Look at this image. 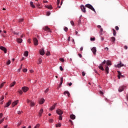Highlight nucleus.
<instances>
[{
	"label": "nucleus",
	"instance_id": "obj_1",
	"mask_svg": "<svg viewBox=\"0 0 128 128\" xmlns=\"http://www.w3.org/2000/svg\"><path fill=\"white\" fill-rule=\"evenodd\" d=\"M106 66H105L104 70L106 72V74H108V70L110 68H108V66H112V62L110 60H108L106 62Z\"/></svg>",
	"mask_w": 128,
	"mask_h": 128
},
{
	"label": "nucleus",
	"instance_id": "obj_2",
	"mask_svg": "<svg viewBox=\"0 0 128 128\" xmlns=\"http://www.w3.org/2000/svg\"><path fill=\"white\" fill-rule=\"evenodd\" d=\"M86 8H90V10H92L94 12H96V10H94V8L90 4H86L85 5Z\"/></svg>",
	"mask_w": 128,
	"mask_h": 128
},
{
	"label": "nucleus",
	"instance_id": "obj_3",
	"mask_svg": "<svg viewBox=\"0 0 128 128\" xmlns=\"http://www.w3.org/2000/svg\"><path fill=\"white\" fill-rule=\"evenodd\" d=\"M126 88V86H120L118 90L119 92H124V88Z\"/></svg>",
	"mask_w": 128,
	"mask_h": 128
},
{
	"label": "nucleus",
	"instance_id": "obj_4",
	"mask_svg": "<svg viewBox=\"0 0 128 128\" xmlns=\"http://www.w3.org/2000/svg\"><path fill=\"white\" fill-rule=\"evenodd\" d=\"M27 103L30 104V106H34L36 104H34V102L28 99H27Z\"/></svg>",
	"mask_w": 128,
	"mask_h": 128
},
{
	"label": "nucleus",
	"instance_id": "obj_5",
	"mask_svg": "<svg viewBox=\"0 0 128 128\" xmlns=\"http://www.w3.org/2000/svg\"><path fill=\"white\" fill-rule=\"evenodd\" d=\"M56 113L57 114L61 116L62 114H64V112H62V110L58 108L56 110Z\"/></svg>",
	"mask_w": 128,
	"mask_h": 128
},
{
	"label": "nucleus",
	"instance_id": "obj_6",
	"mask_svg": "<svg viewBox=\"0 0 128 128\" xmlns=\"http://www.w3.org/2000/svg\"><path fill=\"white\" fill-rule=\"evenodd\" d=\"M122 66H124V64H122V61H120V63L118 64H117V66H116V68H122Z\"/></svg>",
	"mask_w": 128,
	"mask_h": 128
},
{
	"label": "nucleus",
	"instance_id": "obj_7",
	"mask_svg": "<svg viewBox=\"0 0 128 128\" xmlns=\"http://www.w3.org/2000/svg\"><path fill=\"white\" fill-rule=\"evenodd\" d=\"M122 66H124V64H122V61H120V63L118 64H117V66H116V68H122Z\"/></svg>",
	"mask_w": 128,
	"mask_h": 128
},
{
	"label": "nucleus",
	"instance_id": "obj_8",
	"mask_svg": "<svg viewBox=\"0 0 128 128\" xmlns=\"http://www.w3.org/2000/svg\"><path fill=\"white\" fill-rule=\"evenodd\" d=\"M91 50L92 52L93 53L94 56H96V47H93Z\"/></svg>",
	"mask_w": 128,
	"mask_h": 128
},
{
	"label": "nucleus",
	"instance_id": "obj_9",
	"mask_svg": "<svg viewBox=\"0 0 128 128\" xmlns=\"http://www.w3.org/2000/svg\"><path fill=\"white\" fill-rule=\"evenodd\" d=\"M43 30H44L45 32H50V28H48V26H45L43 28Z\"/></svg>",
	"mask_w": 128,
	"mask_h": 128
},
{
	"label": "nucleus",
	"instance_id": "obj_10",
	"mask_svg": "<svg viewBox=\"0 0 128 128\" xmlns=\"http://www.w3.org/2000/svg\"><path fill=\"white\" fill-rule=\"evenodd\" d=\"M0 50H3V52H4V54H6L8 50H6V48L5 47H4L2 46H0Z\"/></svg>",
	"mask_w": 128,
	"mask_h": 128
},
{
	"label": "nucleus",
	"instance_id": "obj_11",
	"mask_svg": "<svg viewBox=\"0 0 128 128\" xmlns=\"http://www.w3.org/2000/svg\"><path fill=\"white\" fill-rule=\"evenodd\" d=\"M44 112V108H41L38 112V116H42V114Z\"/></svg>",
	"mask_w": 128,
	"mask_h": 128
},
{
	"label": "nucleus",
	"instance_id": "obj_12",
	"mask_svg": "<svg viewBox=\"0 0 128 128\" xmlns=\"http://www.w3.org/2000/svg\"><path fill=\"white\" fill-rule=\"evenodd\" d=\"M33 41L34 46H38V39H36V38H34Z\"/></svg>",
	"mask_w": 128,
	"mask_h": 128
},
{
	"label": "nucleus",
	"instance_id": "obj_13",
	"mask_svg": "<svg viewBox=\"0 0 128 128\" xmlns=\"http://www.w3.org/2000/svg\"><path fill=\"white\" fill-rule=\"evenodd\" d=\"M80 8L82 12H86V7H84V6L81 5Z\"/></svg>",
	"mask_w": 128,
	"mask_h": 128
},
{
	"label": "nucleus",
	"instance_id": "obj_14",
	"mask_svg": "<svg viewBox=\"0 0 128 128\" xmlns=\"http://www.w3.org/2000/svg\"><path fill=\"white\" fill-rule=\"evenodd\" d=\"M39 52H40V54L41 56H44V48L40 49L39 50Z\"/></svg>",
	"mask_w": 128,
	"mask_h": 128
},
{
	"label": "nucleus",
	"instance_id": "obj_15",
	"mask_svg": "<svg viewBox=\"0 0 128 128\" xmlns=\"http://www.w3.org/2000/svg\"><path fill=\"white\" fill-rule=\"evenodd\" d=\"M22 90H23L24 92H26L28 90V88L26 86L22 87Z\"/></svg>",
	"mask_w": 128,
	"mask_h": 128
},
{
	"label": "nucleus",
	"instance_id": "obj_16",
	"mask_svg": "<svg viewBox=\"0 0 128 128\" xmlns=\"http://www.w3.org/2000/svg\"><path fill=\"white\" fill-rule=\"evenodd\" d=\"M38 102L40 104H42L44 102L45 100L44 98H42L41 99L39 100Z\"/></svg>",
	"mask_w": 128,
	"mask_h": 128
},
{
	"label": "nucleus",
	"instance_id": "obj_17",
	"mask_svg": "<svg viewBox=\"0 0 128 128\" xmlns=\"http://www.w3.org/2000/svg\"><path fill=\"white\" fill-rule=\"evenodd\" d=\"M56 104H58L55 103L52 107L50 108V110H54V108H56Z\"/></svg>",
	"mask_w": 128,
	"mask_h": 128
},
{
	"label": "nucleus",
	"instance_id": "obj_18",
	"mask_svg": "<svg viewBox=\"0 0 128 128\" xmlns=\"http://www.w3.org/2000/svg\"><path fill=\"white\" fill-rule=\"evenodd\" d=\"M64 96H68V98H70V92L68 90L64 91Z\"/></svg>",
	"mask_w": 128,
	"mask_h": 128
},
{
	"label": "nucleus",
	"instance_id": "obj_19",
	"mask_svg": "<svg viewBox=\"0 0 128 128\" xmlns=\"http://www.w3.org/2000/svg\"><path fill=\"white\" fill-rule=\"evenodd\" d=\"M18 104V100H16L14 102H13L12 103V106L13 108L14 106H16V104Z\"/></svg>",
	"mask_w": 128,
	"mask_h": 128
},
{
	"label": "nucleus",
	"instance_id": "obj_20",
	"mask_svg": "<svg viewBox=\"0 0 128 128\" xmlns=\"http://www.w3.org/2000/svg\"><path fill=\"white\" fill-rule=\"evenodd\" d=\"M16 42H18V44H22V39L18 38L16 39Z\"/></svg>",
	"mask_w": 128,
	"mask_h": 128
},
{
	"label": "nucleus",
	"instance_id": "obj_21",
	"mask_svg": "<svg viewBox=\"0 0 128 128\" xmlns=\"http://www.w3.org/2000/svg\"><path fill=\"white\" fill-rule=\"evenodd\" d=\"M10 104H12V100H9L8 102L6 104L5 108H8V106H10Z\"/></svg>",
	"mask_w": 128,
	"mask_h": 128
},
{
	"label": "nucleus",
	"instance_id": "obj_22",
	"mask_svg": "<svg viewBox=\"0 0 128 128\" xmlns=\"http://www.w3.org/2000/svg\"><path fill=\"white\" fill-rule=\"evenodd\" d=\"M45 8H46L48 10H52V5H46L45 6Z\"/></svg>",
	"mask_w": 128,
	"mask_h": 128
},
{
	"label": "nucleus",
	"instance_id": "obj_23",
	"mask_svg": "<svg viewBox=\"0 0 128 128\" xmlns=\"http://www.w3.org/2000/svg\"><path fill=\"white\" fill-rule=\"evenodd\" d=\"M70 118L71 120H76V115L72 114L70 115Z\"/></svg>",
	"mask_w": 128,
	"mask_h": 128
},
{
	"label": "nucleus",
	"instance_id": "obj_24",
	"mask_svg": "<svg viewBox=\"0 0 128 128\" xmlns=\"http://www.w3.org/2000/svg\"><path fill=\"white\" fill-rule=\"evenodd\" d=\"M98 68L101 70H104V66L101 64H100V66H98Z\"/></svg>",
	"mask_w": 128,
	"mask_h": 128
},
{
	"label": "nucleus",
	"instance_id": "obj_25",
	"mask_svg": "<svg viewBox=\"0 0 128 128\" xmlns=\"http://www.w3.org/2000/svg\"><path fill=\"white\" fill-rule=\"evenodd\" d=\"M30 6L33 8H36V6H34V2H30Z\"/></svg>",
	"mask_w": 128,
	"mask_h": 128
},
{
	"label": "nucleus",
	"instance_id": "obj_26",
	"mask_svg": "<svg viewBox=\"0 0 128 128\" xmlns=\"http://www.w3.org/2000/svg\"><path fill=\"white\" fill-rule=\"evenodd\" d=\"M42 58H40L38 60V62H37L38 64H42Z\"/></svg>",
	"mask_w": 128,
	"mask_h": 128
},
{
	"label": "nucleus",
	"instance_id": "obj_27",
	"mask_svg": "<svg viewBox=\"0 0 128 128\" xmlns=\"http://www.w3.org/2000/svg\"><path fill=\"white\" fill-rule=\"evenodd\" d=\"M63 82H64V78H60V83L59 86H62V84Z\"/></svg>",
	"mask_w": 128,
	"mask_h": 128
},
{
	"label": "nucleus",
	"instance_id": "obj_28",
	"mask_svg": "<svg viewBox=\"0 0 128 128\" xmlns=\"http://www.w3.org/2000/svg\"><path fill=\"white\" fill-rule=\"evenodd\" d=\"M16 81H14L13 82L11 83L10 84V88H12V86H14V85L16 84Z\"/></svg>",
	"mask_w": 128,
	"mask_h": 128
},
{
	"label": "nucleus",
	"instance_id": "obj_29",
	"mask_svg": "<svg viewBox=\"0 0 128 128\" xmlns=\"http://www.w3.org/2000/svg\"><path fill=\"white\" fill-rule=\"evenodd\" d=\"M117 72L118 74V78L120 79V76H122V73L120 71H118Z\"/></svg>",
	"mask_w": 128,
	"mask_h": 128
},
{
	"label": "nucleus",
	"instance_id": "obj_30",
	"mask_svg": "<svg viewBox=\"0 0 128 128\" xmlns=\"http://www.w3.org/2000/svg\"><path fill=\"white\" fill-rule=\"evenodd\" d=\"M110 40L112 42H114L116 41V38L112 36L110 38Z\"/></svg>",
	"mask_w": 128,
	"mask_h": 128
},
{
	"label": "nucleus",
	"instance_id": "obj_31",
	"mask_svg": "<svg viewBox=\"0 0 128 128\" xmlns=\"http://www.w3.org/2000/svg\"><path fill=\"white\" fill-rule=\"evenodd\" d=\"M112 30L113 32V36H116V30L113 28Z\"/></svg>",
	"mask_w": 128,
	"mask_h": 128
},
{
	"label": "nucleus",
	"instance_id": "obj_32",
	"mask_svg": "<svg viewBox=\"0 0 128 128\" xmlns=\"http://www.w3.org/2000/svg\"><path fill=\"white\" fill-rule=\"evenodd\" d=\"M61 126H62V124L60 123H58V124H56V128H60Z\"/></svg>",
	"mask_w": 128,
	"mask_h": 128
},
{
	"label": "nucleus",
	"instance_id": "obj_33",
	"mask_svg": "<svg viewBox=\"0 0 128 128\" xmlns=\"http://www.w3.org/2000/svg\"><path fill=\"white\" fill-rule=\"evenodd\" d=\"M24 56H28V51H26L24 52Z\"/></svg>",
	"mask_w": 128,
	"mask_h": 128
},
{
	"label": "nucleus",
	"instance_id": "obj_34",
	"mask_svg": "<svg viewBox=\"0 0 128 128\" xmlns=\"http://www.w3.org/2000/svg\"><path fill=\"white\" fill-rule=\"evenodd\" d=\"M60 2V0H57V6L58 8H60V6H59Z\"/></svg>",
	"mask_w": 128,
	"mask_h": 128
},
{
	"label": "nucleus",
	"instance_id": "obj_35",
	"mask_svg": "<svg viewBox=\"0 0 128 128\" xmlns=\"http://www.w3.org/2000/svg\"><path fill=\"white\" fill-rule=\"evenodd\" d=\"M4 84H6V82H2V84H0V88H2L4 86Z\"/></svg>",
	"mask_w": 128,
	"mask_h": 128
},
{
	"label": "nucleus",
	"instance_id": "obj_36",
	"mask_svg": "<svg viewBox=\"0 0 128 128\" xmlns=\"http://www.w3.org/2000/svg\"><path fill=\"white\" fill-rule=\"evenodd\" d=\"M102 32H104V29L102 28H100V34L102 36Z\"/></svg>",
	"mask_w": 128,
	"mask_h": 128
},
{
	"label": "nucleus",
	"instance_id": "obj_37",
	"mask_svg": "<svg viewBox=\"0 0 128 128\" xmlns=\"http://www.w3.org/2000/svg\"><path fill=\"white\" fill-rule=\"evenodd\" d=\"M40 126V124H36L34 128H39Z\"/></svg>",
	"mask_w": 128,
	"mask_h": 128
},
{
	"label": "nucleus",
	"instance_id": "obj_38",
	"mask_svg": "<svg viewBox=\"0 0 128 128\" xmlns=\"http://www.w3.org/2000/svg\"><path fill=\"white\" fill-rule=\"evenodd\" d=\"M80 54H82V50H84V47H81L80 49Z\"/></svg>",
	"mask_w": 128,
	"mask_h": 128
},
{
	"label": "nucleus",
	"instance_id": "obj_39",
	"mask_svg": "<svg viewBox=\"0 0 128 128\" xmlns=\"http://www.w3.org/2000/svg\"><path fill=\"white\" fill-rule=\"evenodd\" d=\"M36 6L38 8H40V2H38L36 4Z\"/></svg>",
	"mask_w": 128,
	"mask_h": 128
},
{
	"label": "nucleus",
	"instance_id": "obj_40",
	"mask_svg": "<svg viewBox=\"0 0 128 128\" xmlns=\"http://www.w3.org/2000/svg\"><path fill=\"white\" fill-rule=\"evenodd\" d=\"M59 120H62V115H60Z\"/></svg>",
	"mask_w": 128,
	"mask_h": 128
},
{
	"label": "nucleus",
	"instance_id": "obj_41",
	"mask_svg": "<svg viewBox=\"0 0 128 128\" xmlns=\"http://www.w3.org/2000/svg\"><path fill=\"white\" fill-rule=\"evenodd\" d=\"M106 63V60H104L101 64L102 66H104V64H105Z\"/></svg>",
	"mask_w": 128,
	"mask_h": 128
},
{
	"label": "nucleus",
	"instance_id": "obj_42",
	"mask_svg": "<svg viewBox=\"0 0 128 128\" xmlns=\"http://www.w3.org/2000/svg\"><path fill=\"white\" fill-rule=\"evenodd\" d=\"M22 64L20 65V68L19 69H18V72H20V70H22Z\"/></svg>",
	"mask_w": 128,
	"mask_h": 128
},
{
	"label": "nucleus",
	"instance_id": "obj_43",
	"mask_svg": "<svg viewBox=\"0 0 128 128\" xmlns=\"http://www.w3.org/2000/svg\"><path fill=\"white\" fill-rule=\"evenodd\" d=\"M10 60H8V62H6V64H8H8H10Z\"/></svg>",
	"mask_w": 128,
	"mask_h": 128
},
{
	"label": "nucleus",
	"instance_id": "obj_44",
	"mask_svg": "<svg viewBox=\"0 0 128 128\" xmlns=\"http://www.w3.org/2000/svg\"><path fill=\"white\" fill-rule=\"evenodd\" d=\"M64 32H68V28L67 27H64Z\"/></svg>",
	"mask_w": 128,
	"mask_h": 128
},
{
	"label": "nucleus",
	"instance_id": "obj_45",
	"mask_svg": "<svg viewBox=\"0 0 128 128\" xmlns=\"http://www.w3.org/2000/svg\"><path fill=\"white\" fill-rule=\"evenodd\" d=\"M13 32L14 34H16L17 36L20 34V32Z\"/></svg>",
	"mask_w": 128,
	"mask_h": 128
},
{
	"label": "nucleus",
	"instance_id": "obj_46",
	"mask_svg": "<svg viewBox=\"0 0 128 128\" xmlns=\"http://www.w3.org/2000/svg\"><path fill=\"white\" fill-rule=\"evenodd\" d=\"M49 122H54V119L52 118L49 119Z\"/></svg>",
	"mask_w": 128,
	"mask_h": 128
},
{
	"label": "nucleus",
	"instance_id": "obj_47",
	"mask_svg": "<svg viewBox=\"0 0 128 128\" xmlns=\"http://www.w3.org/2000/svg\"><path fill=\"white\" fill-rule=\"evenodd\" d=\"M60 61L62 62H64V59L63 58H60Z\"/></svg>",
	"mask_w": 128,
	"mask_h": 128
},
{
	"label": "nucleus",
	"instance_id": "obj_48",
	"mask_svg": "<svg viewBox=\"0 0 128 128\" xmlns=\"http://www.w3.org/2000/svg\"><path fill=\"white\" fill-rule=\"evenodd\" d=\"M46 56H50V52L48 51L46 53Z\"/></svg>",
	"mask_w": 128,
	"mask_h": 128
},
{
	"label": "nucleus",
	"instance_id": "obj_49",
	"mask_svg": "<svg viewBox=\"0 0 128 128\" xmlns=\"http://www.w3.org/2000/svg\"><path fill=\"white\" fill-rule=\"evenodd\" d=\"M4 120V118L0 120V124Z\"/></svg>",
	"mask_w": 128,
	"mask_h": 128
},
{
	"label": "nucleus",
	"instance_id": "obj_50",
	"mask_svg": "<svg viewBox=\"0 0 128 128\" xmlns=\"http://www.w3.org/2000/svg\"><path fill=\"white\" fill-rule=\"evenodd\" d=\"M46 16H50V12H46Z\"/></svg>",
	"mask_w": 128,
	"mask_h": 128
},
{
	"label": "nucleus",
	"instance_id": "obj_51",
	"mask_svg": "<svg viewBox=\"0 0 128 128\" xmlns=\"http://www.w3.org/2000/svg\"><path fill=\"white\" fill-rule=\"evenodd\" d=\"M48 90H50L48 88H46L44 91L45 94H46V92H48Z\"/></svg>",
	"mask_w": 128,
	"mask_h": 128
},
{
	"label": "nucleus",
	"instance_id": "obj_52",
	"mask_svg": "<svg viewBox=\"0 0 128 128\" xmlns=\"http://www.w3.org/2000/svg\"><path fill=\"white\" fill-rule=\"evenodd\" d=\"M60 70H61V72H62V70H64V68H62V66H60Z\"/></svg>",
	"mask_w": 128,
	"mask_h": 128
},
{
	"label": "nucleus",
	"instance_id": "obj_53",
	"mask_svg": "<svg viewBox=\"0 0 128 128\" xmlns=\"http://www.w3.org/2000/svg\"><path fill=\"white\" fill-rule=\"evenodd\" d=\"M22 70L24 72H28V69L24 68Z\"/></svg>",
	"mask_w": 128,
	"mask_h": 128
},
{
	"label": "nucleus",
	"instance_id": "obj_54",
	"mask_svg": "<svg viewBox=\"0 0 128 128\" xmlns=\"http://www.w3.org/2000/svg\"><path fill=\"white\" fill-rule=\"evenodd\" d=\"M70 24L72 26H74V21H70Z\"/></svg>",
	"mask_w": 128,
	"mask_h": 128
},
{
	"label": "nucleus",
	"instance_id": "obj_55",
	"mask_svg": "<svg viewBox=\"0 0 128 128\" xmlns=\"http://www.w3.org/2000/svg\"><path fill=\"white\" fill-rule=\"evenodd\" d=\"M95 40H96V38H90V40H92V41H94Z\"/></svg>",
	"mask_w": 128,
	"mask_h": 128
},
{
	"label": "nucleus",
	"instance_id": "obj_56",
	"mask_svg": "<svg viewBox=\"0 0 128 128\" xmlns=\"http://www.w3.org/2000/svg\"><path fill=\"white\" fill-rule=\"evenodd\" d=\"M18 92H19L20 94H22V90H19Z\"/></svg>",
	"mask_w": 128,
	"mask_h": 128
},
{
	"label": "nucleus",
	"instance_id": "obj_57",
	"mask_svg": "<svg viewBox=\"0 0 128 128\" xmlns=\"http://www.w3.org/2000/svg\"><path fill=\"white\" fill-rule=\"evenodd\" d=\"M99 92H100V94H102V96H104V92H102V91L100 90Z\"/></svg>",
	"mask_w": 128,
	"mask_h": 128
},
{
	"label": "nucleus",
	"instance_id": "obj_58",
	"mask_svg": "<svg viewBox=\"0 0 128 128\" xmlns=\"http://www.w3.org/2000/svg\"><path fill=\"white\" fill-rule=\"evenodd\" d=\"M24 22V18L20 19L19 22Z\"/></svg>",
	"mask_w": 128,
	"mask_h": 128
},
{
	"label": "nucleus",
	"instance_id": "obj_59",
	"mask_svg": "<svg viewBox=\"0 0 128 128\" xmlns=\"http://www.w3.org/2000/svg\"><path fill=\"white\" fill-rule=\"evenodd\" d=\"M22 124V122H18L17 124V126H20Z\"/></svg>",
	"mask_w": 128,
	"mask_h": 128
},
{
	"label": "nucleus",
	"instance_id": "obj_60",
	"mask_svg": "<svg viewBox=\"0 0 128 128\" xmlns=\"http://www.w3.org/2000/svg\"><path fill=\"white\" fill-rule=\"evenodd\" d=\"M69 122H71V124L72 126V124H74V122H72V120H69Z\"/></svg>",
	"mask_w": 128,
	"mask_h": 128
},
{
	"label": "nucleus",
	"instance_id": "obj_61",
	"mask_svg": "<svg viewBox=\"0 0 128 128\" xmlns=\"http://www.w3.org/2000/svg\"><path fill=\"white\" fill-rule=\"evenodd\" d=\"M115 29L116 30H118L120 28H118V26H115Z\"/></svg>",
	"mask_w": 128,
	"mask_h": 128
},
{
	"label": "nucleus",
	"instance_id": "obj_62",
	"mask_svg": "<svg viewBox=\"0 0 128 128\" xmlns=\"http://www.w3.org/2000/svg\"><path fill=\"white\" fill-rule=\"evenodd\" d=\"M22 111H18V114H22Z\"/></svg>",
	"mask_w": 128,
	"mask_h": 128
},
{
	"label": "nucleus",
	"instance_id": "obj_63",
	"mask_svg": "<svg viewBox=\"0 0 128 128\" xmlns=\"http://www.w3.org/2000/svg\"><path fill=\"white\" fill-rule=\"evenodd\" d=\"M124 50H128V47L127 46H124Z\"/></svg>",
	"mask_w": 128,
	"mask_h": 128
},
{
	"label": "nucleus",
	"instance_id": "obj_64",
	"mask_svg": "<svg viewBox=\"0 0 128 128\" xmlns=\"http://www.w3.org/2000/svg\"><path fill=\"white\" fill-rule=\"evenodd\" d=\"M3 114H2V113H0V118H2V116H3Z\"/></svg>",
	"mask_w": 128,
	"mask_h": 128
}]
</instances>
